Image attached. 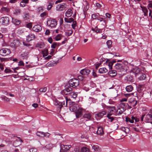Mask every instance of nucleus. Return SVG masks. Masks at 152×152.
Segmentation results:
<instances>
[{
  "mask_svg": "<svg viewBox=\"0 0 152 152\" xmlns=\"http://www.w3.org/2000/svg\"><path fill=\"white\" fill-rule=\"evenodd\" d=\"M95 32L97 33H101L102 32V29L97 28L96 29Z\"/></svg>",
  "mask_w": 152,
  "mask_h": 152,
  "instance_id": "052dcab7",
  "label": "nucleus"
},
{
  "mask_svg": "<svg viewBox=\"0 0 152 152\" xmlns=\"http://www.w3.org/2000/svg\"><path fill=\"white\" fill-rule=\"evenodd\" d=\"M69 108L71 111L75 113L76 117L77 118L80 117L83 113L84 109L79 106L75 102L69 101Z\"/></svg>",
  "mask_w": 152,
  "mask_h": 152,
  "instance_id": "f257e3e1",
  "label": "nucleus"
},
{
  "mask_svg": "<svg viewBox=\"0 0 152 152\" xmlns=\"http://www.w3.org/2000/svg\"><path fill=\"white\" fill-rule=\"evenodd\" d=\"M66 5L65 3H61L57 5L56 10L58 11H61L65 10Z\"/></svg>",
  "mask_w": 152,
  "mask_h": 152,
  "instance_id": "6e6552de",
  "label": "nucleus"
},
{
  "mask_svg": "<svg viewBox=\"0 0 152 152\" xmlns=\"http://www.w3.org/2000/svg\"><path fill=\"white\" fill-rule=\"evenodd\" d=\"M65 101H64L62 102H60L57 99H55L53 101L54 104L58 108H59L60 109L62 107H63V105L64 107L67 106V102L69 101L66 98V97H64Z\"/></svg>",
  "mask_w": 152,
  "mask_h": 152,
  "instance_id": "f03ea898",
  "label": "nucleus"
},
{
  "mask_svg": "<svg viewBox=\"0 0 152 152\" xmlns=\"http://www.w3.org/2000/svg\"><path fill=\"white\" fill-rule=\"evenodd\" d=\"M91 71L89 69H84L81 70L80 71V73L83 75H87Z\"/></svg>",
  "mask_w": 152,
  "mask_h": 152,
  "instance_id": "2eb2a0df",
  "label": "nucleus"
},
{
  "mask_svg": "<svg viewBox=\"0 0 152 152\" xmlns=\"http://www.w3.org/2000/svg\"><path fill=\"white\" fill-rule=\"evenodd\" d=\"M140 69L138 67H136L133 68L130 71V73H133L136 76L138 74L140 73Z\"/></svg>",
  "mask_w": 152,
  "mask_h": 152,
  "instance_id": "9b49d317",
  "label": "nucleus"
},
{
  "mask_svg": "<svg viewBox=\"0 0 152 152\" xmlns=\"http://www.w3.org/2000/svg\"><path fill=\"white\" fill-rule=\"evenodd\" d=\"M97 134L100 135H102L104 134V131L102 128L101 126H99L98 128L97 131L96 132Z\"/></svg>",
  "mask_w": 152,
  "mask_h": 152,
  "instance_id": "6ab92c4d",
  "label": "nucleus"
},
{
  "mask_svg": "<svg viewBox=\"0 0 152 152\" xmlns=\"http://www.w3.org/2000/svg\"><path fill=\"white\" fill-rule=\"evenodd\" d=\"M69 96L72 98H75L77 96V94L75 92H71Z\"/></svg>",
  "mask_w": 152,
  "mask_h": 152,
  "instance_id": "2f4dec72",
  "label": "nucleus"
},
{
  "mask_svg": "<svg viewBox=\"0 0 152 152\" xmlns=\"http://www.w3.org/2000/svg\"><path fill=\"white\" fill-rule=\"evenodd\" d=\"M52 6L53 5L52 4L50 3H49V4L48 6V7L47 8V10H50L52 8Z\"/></svg>",
  "mask_w": 152,
  "mask_h": 152,
  "instance_id": "4d7b16f0",
  "label": "nucleus"
},
{
  "mask_svg": "<svg viewBox=\"0 0 152 152\" xmlns=\"http://www.w3.org/2000/svg\"><path fill=\"white\" fill-rule=\"evenodd\" d=\"M48 50L47 49H45L42 50V53L43 57H45L47 56L48 54Z\"/></svg>",
  "mask_w": 152,
  "mask_h": 152,
  "instance_id": "c756f323",
  "label": "nucleus"
},
{
  "mask_svg": "<svg viewBox=\"0 0 152 152\" xmlns=\"http://www.w3.org/2000/svg\"><path fill=\"white\" fill-rule=\"evenodd\" d=\"M12 22L15 25H18L21 23L20 20L14 18H12Z\"/></svg>",
  "mask_w": 152,
  "mask_h": 152,
  "instance_id": "aec40b11",
  "label": "nucleus"
},
{
  "mask_svg": "<svg viewBox=\"0 0 152 152\" xmlns=\"http://www.w3.org/2000/svg\"><path fill=\"white\" fill-rule=\"evenodd\" d=\"M47 14H48L46 12H44L40 14V16L42 18H44V17L46 16Z\"/></svg>",
  "mask_w": 152,
  "mask_h": 152,
  "instance_id": "6e6d98bb",
  "label": "nucleus"
},
{
  "mask_svg": "<svg viewBox=\"0 0 152 152\" xmlns=\"http://www.w3.org/2000/svg\"><path fill=\"white\" fill-rule=\"evenodd\" d=\"M57 21L55 19L50 18L48 19L47 21V26L51 28H55L57 25Z\"/></svg>",
  "mask_w": 152,
  "mask_h": 152,
  "instance_id": "7ed1b4c3",
  "label": "nucleus"
},
{
  "mask_svg": "<svg viewBox=\"0 0 152 152\" xmlns=\"http://www.w3.org/2000/svg\"><path fill=\"white\" fill-rule=\"evenodd\" d=\"M72 88L70 87H66L65 88L61 91L62 94L68 95L70 94L72 91Z\"/></svg>",
  "mask_w": 152,
  "mask_h": 152,
  "instance_id": "1a4fd4ad",
  "label": "nucleus"
},
{
  "mask_svg": "<svg viewBox=\"0 0 152 152\" xmlns=\"http://www.w3.org/2000/svg\"><path fill=\"white\" fill-rule=\"evenodd\" d=\"M28 2V0H22L20 3V5L22 7H24Z\"/></svg>",
  "mask_w": 152,
  "mask_h": 152,
  "instance_id": "393cba45",
  "label": "nucleus"
},
{
  "mask_svg": "<svg viewBox=\"0 0 152 152\" xmlns=\"http://www.w3.org/2000/svg\"><path fill=\"white\" fill-rule=\"evenodd\" d=\"M106 63L108 64L110 69H112V66L113 64V62H112L111 61H106Z\"/></svg>",
  "mask_w": 152,
  "mask_h": 152,
  "instance_id": "c03bdc74",
  "label": "nucleus"
},
{
  "mask_svg": "<svg viewBox=\"0 0 152 152\" xmlns=\"http://www.w3.org/2000/svg\"><path fill=\"white\" fill-rule=\"evenodd\" d=\"M30 152H37V149L36 148H31L29 149Z\"/></svg>",
  "mask_w": 152,
  "mask_h": 152,
  "instance_id": "bf43d9fd",
  "label": "nucleus"
},
{
  "mask_svg": "<svg viewBox=\"0 0 152 152\" xmlns=\"http://www.w3.org/2000/svg\"><path fill=\"white\" fill-rule=\"evenodd\" d=\"M129 103L130 104L131 106L134 107L136 106L137 102L136 100H135L134 98H132L130 99Z\"/></svg>",
  "mask_w": 152,
  "mask_h": 152,
  "instance_id": "f3484780",
  "label": "nucleus"
},
{
  "mask_svg": "<svg viewBox=\"0 0 152 152\" xmlns=\"http://www.w3.org/2000/svg\"><path fill=\"white\" fill-rule=\"evenodd\" d=\"M126 89L127 92H130L133 90V87L131 85L128 86L126 87Z\"/></svg>",
  "mask_w": 152,
  "mask_h": 152,
  "instance_id": "c9c22d12",
  "label": "nucleus"
},
{
  "mask_svg": "<svg viewBox=\"0 0 152 152\" xmlns=\"http://www.w3.org/2000/svg\"><path fill=\"white\" fill-rule=\"evenodd\" d=\"M91 117V115L90 113H86L84 114L83 116V118H81V119L83 118L86 119V121H88L90 119Z\"/></svg>",
  "mask_w": 152,
  "mask_h": 152,
  "instance_id": "a211bd4d",
  "label": "nucleus"
},
{
  "mask_svg": "<svg viewBox=\"0 0 152 152\" xmlns=\"http://www.w3.org/2000/svg\"><path fill=\"white\" fill-rule=\"evenodd\" d=\"M58 45L57 43L56 42H54L52 45L51 46V47L53 48H55L57 46H58Z\"/></svg>",
  "mask_w": 152,
  "mask_h": 152,
  "instance_id": "603ef678",
  "label": "nucleus"
},
{
  "mask_svg": "<svg viewBox=\"0 0 152 152\" xmlns=\"http://www.w3.org/2000/svg\"><path fill=\"white\" fill-rule=\"evenodd\" d=\"M45 132H37L36 133L37 135L39 137H44Z\"/></svg>",
  "mask_w": 152,
  "mask_h": 152,
  "instance_id": "a19ab883",
  "label": "nucleus"
},
{
  "mask_svg": "<svg viewBox=\"0 0 152 152\" xmlns=\"http://www.w3.org/2000/svg\"><path fill=\"white\" fill-rule=\"evenodd\" d=\"M0 11L1 13L8 12L9 10L7 7H3L0 9Z\"/></svg>",
  "mask_w": 152,
  "mask_h": 152,
  "instance_id": "c85d7f7f",
  "label": "nucleus"
},
{
  "mask_svg": "<svg viewBox=\"0 0 152 152\" xmlns=\"http://www.w3.org/2000/svg\"><path fill=\"white\" fill-rule=\"evenodd\" d=\"M73 32V30H68V31L66 32V34L68 36H69L72 34Z\"/></svg>",
  "mask_w": 152,
  "mask_h": 152,
  "instance_id": "864d4df0",
  "label": "nucleus"
},
{
  "mask_svg": "<svg viewBox=\"0 0 152 152\" xmlns=\"http://www.w3.org/2000/svg\"><path fill=\"white\" fill-rule=\"evenodd\" d=\"M35 38V36L34 34H30L27 36L26 39L27 41L29 42L34 39Z\"/></svg>",
  "mask_w": 152,
  "mask_h": 152,
  "instance_id": "dca6fc26",
  "label": "nucleus"
},
{
  "mask_svg": "<svg viewBox=\"0 0 152 152\" xmlns=\"http://www.w3.org/2000/svg\"><path fill=\"white\" fill-rule=\"evenodd\" d=\"M17 1V0H9V2L11 4H14Z\"/></svg>",
  "mask_w": 152,
  "mask_h": 152,
  "instance_id": "e2e57ef3",
  "label": "nucleus"
},
{
  "mask_svg": "<svg viewBox=\"0 0 152 152\" xmlns=\"http://www.w3.org/2000/svg\"><path fill=\"white\" fill-rule=\"evenodd\" d=\"M123 112L120 109H118L116 111V115H121L123 113Z\"/></svg>",
  "mask_w": 152,
  "mask_h": 152,
  "instance_id": "8fccbe9b",
  "label": "nucleus"
},
{
  "mask_svg": "<svg viewBox=\"0 0 152 152\" xmlns=\"http://www.w3.org/2000/svg\"><path fill=\"white\" fill-rule=\"evenodd\" d=\"M24 65V64L23 62L22 61H19L18 62V65L19 66H23Z\"/></svg>",
  "mask_w": 152,
  "mask_h": 152,
  "instance_id": "69168bd1",
  "label": "nucleus"
},
{
  "mask_svg": "<svg viewBox=\"0 0 152 152\" xmlns=\"http://www.w3.org/2000/svg\"><path fill=\"white\" fill-rule=\"evenodd\" d=\"M10 53L11 51L9 49L4 48L0 50V55L3 56H7L10 54Z\"/></svg>",
  "mask_w": 152,
  "mask_h": 152,
  "instance_id": "0eeeda50",
  "label": "nucleus"
},
{
  "mask_svg": "<svg viewBox=\"0 0 152 152\" xmlns=\"http://www.w3.org/2000/svg\"><path fill=\"white\" fill-rule=\"evenodd\" d=\"M112 41L111 40H108L107 42V44L108 48H110L112 46Z\"/></svg>",
  "mask_w": 152,
  "mask_h": 152,
  "instance_id": "de8ad7c7",
  "label": "nucleus"
},
{
  "mask_svg": "<svg viewBox=\"0 0 152 152\" xmlns=\"http://www.w3.org/2000/svg\"><path fill=\"white\" fill-rule=\"evenodd\" d=\"M99 72L103 74L107 72V70L105 68H101L99 69Z\"/></svg>",
  "mask_w": 152,
  "mask_h": 152,
  "instance_id": "bb28decb",
  "label": "nucleus"
},
{
  "mask_svg": "<svg viewBox=\"0 0 152 152\" xmlns=\"http://www.w3.org/2000/svg\"><path fill=\"white\" fill-rule=\"evenodd\" d=\"M89 149L85 147L82 148L80 150V152H89Z\"/></svg>",
  "mask_w": 152,
  "mask_h": 152,
  "instance_id": "f704fd0d",
  "label": "nucleus"
},
{
  "mask_svg": "<svg viewBox=\"0 0 152 152\" xmlns=\"http://www.w3.org/2000/svg\"><path fill=\"white\" fill-rule=\"evenodd\" d=\"M12 59V58L11 57L9 58H2L1 57H0V60L1 62L9 61L10 60H11Z\"/></svg>",
  "mask_w": 152,
  "mask_h": 152,
  "instance_id": "58836bf2",
  "label": "nucleus"
},
{
  "mask_svg": "<svg viewBox=\"0 0 152 152\" xmlns=\"http://www.w3.org/2000/svg\"><path fill=\"white\" fill-rule=\"evenodd\" d=\"M62 37V35L61 34H58L55 37V39L56 41L59 40L61 39Z\"/></svg>",
  "mask_w": 152,
  "mask_h": 152,
  "instance_id": "79ce46f5",
  "label": "nucleus"
},
{
  "mask_svg": "<svg viewBox=\"0 0 152 152\" xmlns=\"http://www.w3.org/2000/svg\"><path fill=\"white\" fill-rule=\"evenodd\" d=\"M47 88L46 87L42 88L39 90V91L41 93H44L46 91Z\"/></svg>",
  "mask_w": 152,
  "mask_h": 152,
  "instance_id": "37998d69",
  "label": "nucleus"
},
{
  "mask_svg": "<svg viewBox=\"0 0 152 152\" xmlns=\"http://www.w3.org/2000/svg\"><path fill=\"white\" fill-rule=\"evenodd\" d=\"M126 121L127 122H130L131 123H132L134 122V121L133 120H131L130 118L128 117H126Z\"/></svg>",
  "mask_w": 152,
  "mask_h": 152,
  "instance_id": "49530a36",
  "label": "nucleus"
},
{
  "mask_svg": "<svg viewBox=\"0 0 152 152\" xmlns=\"http://www.w3.org/2000/svg\"><path fill=\"white\" fill-rule=\"evenodd\" d=\"M106 114V112L105 111H102L98 112L96 114V116L99 118H102L103 116Z\"/></svg>",
  "mask_w": 152,
  "mask_h": 152,
  "instance_id": "b1692460",
  "label": "nucleus"
},
{
  "mask_svg": "<svg viewBox=\"0 0 152 152\" xmlns=\"http://www.w3.org/2000/svg\"><path fill=\"white\" fill-rule=\"evenodd\" d=\"M115 68L117 70H121L122 69H123V66L122 64L121 63L116 64L115 66Z\"/></svg>",
  "mask_w": 152,
  "mask_h": 152,
  "instance_id": "5701e85b",
  "label": "nucleus"
},
{
  "mask_svg": "<svg viewBox=\"0 0 152 152\" xmlns=\"http://www.w3.org/2000/svg\"><path fill=\"white\" fill-rule=\"evenodd\" d=\"M108 111L113 113L115 110H116L115 107L114 106H109L107 107Z\"/></svg>",
  "mask_w": 152,
  "mask_h": 152,
  "instance_id": "7c9ffc66",
  "label": "nucleus"
},
{
  "mask_svg": "<svg viewBox=\"0 0 152 152\" xmlns=\"http://www.w3.org/2000/svg\"><path fill=\"white\" fill-rule=\"evenodd\" d=\"M45 134L44 135V137L45 136L47 137H49L50 135V134L48 132H45Z\"/></svg>",
  "mask_w": 152,
  "mask_h": 152,
  "instance_id": "680f3d73",
  "label": "nucleus"
},
{
  "mask_svg": "<svg viewBox=\"0 0 152 152\" xmlns=\"http://www.w3.org/2000/svg\"><path fill=\"white\" fill-rule=\"evenodd\" d=\"M72 10L69 9L65 13V16L67 17H70L72 15Z\"/></svg>",
  "mask_w": 152,
  "mask_h": 152,
  "instance_id": "412c9836",
  "label": "nucleus"
},
{
  "mask_svg": "<svg viewBox=\"0 0 152 152\" xmlns=\"http://www.w3.org/2000/svg\"><path fill=\"white\" fill-rule=\"evenodd\" d=\"M107 118H108V119L110 120L109 121H110L111 122H112L114 120V118L113 117L110 116L107 117Z\"/></svg>",
  "mask_w": 152,
  "mask_h": 152,
  "instance_id": "0e129e2a",
  "label": "nucleus"
},
{
  "mask_svg": "<svg viewBox=\"0 0 152 152\" xmlns=\"http://www.w3.org/2000/svg\"><path fill=\"white\" fill-rule=\"evenodd\" d=\"M146 77V75L145 74H142L140 76L139 79L140 80H143L145 79Z\"/></svg>",
  "mask_w": 152,
  "mask_h": 152,
  "instance_id": "a18cd8bd",
  "label": "nucleus"
},
{
  "mask_svg": "<svg viewBox=\"0 0 152 152\" xmlns=\"http://www.w3.org/2000/svg\"><path fill=\"white\" fill-rule=\"evenodd\" d=\"M72 28L74 29H75V27L76 26L77 23L75 21H74L73 20V21H72Z\"/></svg>",
  "mask_w": 152,
  "mask_h": 152,
  "instance_id": "3c124183",
  "label": "nucleus"
},
{
  "mask_svg": "<svg viewBox=\"0 0 152 152\" xmlns=\"http://www.w3.org/2000/svg\"><path fill=\"white\" fill-rule=\"evenodd\" d=\"M29 16L30 14L29 13H25L23 16V18L24 20H28L29 18Z\"/></svg>",
  "mask_w": 152,
  "mask_h": 152,
  "instance_id": "e433bc0d",
  "label": "nucleus"
},
{
  "mask_svg": "<svg viewBox=\"0 0 152 152\" xmlns=\"http://www.w3.org/2000/svg\"><path fill=\"white\" fill-rule=\"evenodd\" d=\"M144 121L146 123H151L152 120V115L151 114H147L146 115L143 114L142 116L140 119L141 121H143L144 118Z\"/></svg>",
  "mask_w": 152,
  "mask_h": 152,
  "instance_id": "20e7f679",
  "label": "nucleus"
},
{
  "mask_svg": "<svg viewBox=\"0 0 152 152\" xmlns=\"http://www.w3.org/2000/svg\"><path fill=\"white\" fill-rule=\"evenodd\" d=\"M61 149L60 152H64L65 151H67L68 150L71 148V145H60Z\"/></svg>",
  "mask_w": 152,
  "mask_h": 152,
  "instance_id": "9d476101",
  "label": "nucleus"
},
{
  "mask_svg": "<svg viewBox=\"0 0 152 152\" xmlns=\"http://www.w3.org/2000/svg\"><path fill=\"white\" fill-rule=\"evenodd\" d=\"M18 139L15 140L13 143V145L15 147H17L20 145L23 141L19 137H18Z\"/></svg>",
  "mask_w": 152,
  "mask_h": 152,
  "instance_id": "f8f14e48",
  "label": "nucleus"
},
{
  "mask_svg": "<svg viewBox=\"0 0 152 152\" xmlns=\"http://www.w3.org/2000/svg\"><path fill=\"white\" fill-rule=\"evenodd\" d=\"M1 98L2 99V100H3L4 101H6L7 102H8L10 100V99L6 97L5 96H1Z\"/></svg>",
  "mask_w": 152,
  "mask_h": 152,
  "instance_id": "09e8293b",
  "label": "nucleus"
},
{
  "mask_svg": "<svg viewBox=\"0 0 152 152\" xmlns=\"http://www.w3.org/2000/svg\"><path fill=\"white\" fill-rule=\"evenodd\" d=\"M21 12V10L20 9H15L13 11L14 14L17 15L20 14Z\"/></svg>",
  "mask_w": 152,
  "mask_h": 152,
  "instance_id": "4c0bfd02",
  "label": "nucleus"
},
{
  "mask_svg": "<svg viewBox=\"0 0 152 152\" xmlns=\"http://www.w3.org/2000/svg\"><path fill=\"white\" fill-rule=\"evenodd\" d=\"M113 113L110 112L108 111V113L107 114V117H110L112 115H113Z\"/></svg>",
  "mask_w": 152,
  "mask_h": 152,
  "instance_id": "338daca9",
  "label": "nucleus"
},
{
  "mask_svg": "<svg viewBox=\"0 0 152 152\" xmlns=\"http://www.w3.org/2000/svg\"><path fill=\"white\" fill-rule=\"evenodd\" d=\"M142 8V11L144 13V15L145 16H146L148 15V10L147 8L145 7H141Z\"/></svg>",
  "mask_w": 152,
  "mask_h": 152,
  "instance_id": "cd10ccee",
  "label": "nucleus"
},
{
  "mask_svg": "<svg viewBox=\"0 0 152 152\" xmlns=\"http://www.w3.org/2000/svg\"><path fill=\"white\" fill-rule=\"evenodd\" d=\"M32 23H27L26 24V26L27 28H28L29 29H31V28L32 27Z\"/></svg>",
  "mask_w": 152,
  "mask_h": 152,
  "instance_id": "5fc2aeb1",
  "label": "nucleus"
},
{
  "mask_svg": "<svg viewBox=\"0 0 152 152\" xmlns=\"http://www.w3.org/2000/svg\"><path fill=\"white\" fill-rule=\"evenodd\" d=\"M92 148L96 152H99L101 151V148L97 145H94Z\"/></svg>",
  "mask_w": 152,
  "mask_h": 152,
  "instance_id": "4be33fe9",
  "label": "nucleus"
},
{
  "mask_svg": "<svg viewBox=\"0 0 152 152\" xmlns=\"http://www.w3.org/2000/svg\"><path fill=\"white\" fill-rule=\"evenodd\" d=\"M73 19L72 18H65L64 19V21L68 23H71L73 21Z\"/></svg>",
  "mask_w": 152,
  "mask_h": 152,
  "instance_id": "72a5a7b5",
  "label": "nucleus"
},
{
  "mask_svg": "<svg viewBox=\"0 0 152 152\" xmlns=\"http://www.w3.org/2000/svg\"><path fill=\"white\" fill-rule=\"evenodd\" d=\"M98 15L95 14H93L92 15V18L93 19H96L97 18Z\"/></svg>",
  "mask_w": 152,
  "mask_h": 152,
  "instance_id": "774afa93",
  "label": "nucleus"
},
{
  "mask_svg": "<svg viewBox=\"0 0 152 152\" xmlns=\"http://www.w3.org/2000/svg\"><path fill=\"white\" fill-rule=\"evenodd\" d=\"M42 26L39 25H36L34 26L32 29L33 30L36 32H39L41 31L42 30Z\"/></svg>",
  "mask_w": 152,
  "mask_h": 152,
  "instance_id": "ddd939ff",
  "label": "nucleus"
},
{
  "mask_svg": "<svg viewBox=\"0 0 152 152\" xmlns=\"http://www.w3.org/2000/svg\"><path fill=\"white\" fill-rule=\"evenodd\" d=\"M37 47L38 48H43L44 45L42 44H37Z\"/></svg>",
  "mask_w": 152,
  "mask_h": 152,
  "instance_id": "13d9d810",
  "label": "nucleus"
},
{
  "mask_svg": "<svg viewBox=\"0 0 152 152\" xmlns=\"http://www.w3.org/2000/svg\"><path fill=\"white\" fill-rule=\"evenodd\" d=\"M19 42L17 40H14L10 44V46L12 47L16 48L19 45Z\"/></svg>",
  "mask_w": 152,
  "mask_h": 152,
  "instance_id": "4468645a",
  "label": "nucleus"
},
{
  "mask_svg": "<svg viewBox=\"0 0 152 152\" xmlns=\"http://www.w3.org/2000/svg\"><path fill=\"white\" fill-rule=\"evenodd\" d=\"M54 146V144H53L51 143H49L46 145L45 147L47 149H52Z\"/></svg>",
  "mask_w": 152,
  "mask_h": 152,
  "instance_id": "ea45409f",
  "label": "nucleus"
},
{
  "mask_svg": "<svg viewBox=\"0 0 152 152\" xmlns=\"http://www.w3.org/2000/svg\"><path fill=\"white\" fill-rule=\"evenodd\" d=\"M9 19L8 17H3L0 18V23L3 25L7 26L9 24Z\"/></svg>",
  "mask_w": 152,
  "mask_h": 152,
  "instance_id": "423d86ee",
  "label": "nucleus"
},
{
  "mask_svg": "<svg viewBox=\"0 0 152 152\" xmlns=\"http://www.w3.org/2000/svg\"><path fill=\"white\" fill-rule=\"evenodd\" d=\"M69 83L70 86L75 88L79 85V80L76 78L72 79L69 80Z\"/></svg>",
  "mask_w": 152,
  "mask_h": 152,
  "instance_id": "39448f33",
  "label": "nucleus"
},
{
  "mask_svg": "<svg viewBox=\"0 0 152 152\" xmlns=\"http://www.w3.org/2000/svg\"><path fill=\"white\" fill-rule=\"evenodd\" d=\"M21 57L23 58V59H27L28 57L27 53H23L21 55Z\"/></svg>",
  "mask_w": 152,
  "mask_h": 152,
  "instance_id": "473e14b6",
  "label": "nucleus"
},
{
  "mask_svg": "<svg viewBox=\"0 0 152 152\" xmlns=\"http://www.w3.org/2000/svg\"><path fill=\"white\" fill-rule=\"evenodd\" d=\"M109 75L111 77H114L117 75V72L115 70H111L109 72Z\"/></svg>",
  "mask_w": 152,
  "mask_h": 152,
  "instance_id": "a878e982",
  "label": "nucleus"
}]
</instances>
